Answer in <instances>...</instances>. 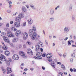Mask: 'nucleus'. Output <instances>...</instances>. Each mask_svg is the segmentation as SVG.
<instances>
[{"mask_svg":"<svg viewBox=\"0 0 76 76\" xmlns=\"http://www.w3.org/2000/svg\"><path fill=\"white\" fill-rule=\"evenodd\" d=\"M28 34L30 37H31L32 40H35L36 41H38V39L37 37V34L36 32H34L32 29H30L28 31Z\"/></svg>","mask_w":76,"mask_h":76,"instance_id":"f257e3e1","label":"nucleus"},{"mask_svg":"<svg viewBox=\"0 0 76 76\" xmlns=\"http://www.w3.org/2000/svg\"><path fill=\"white\" fill-rule=\"evenodd\" d=\"M0 60L2 61H6V64L7 66L10 65V62L7 61L6 57L2 54H0Z\"/></svg>","mask_w":76,"mask_h":76,"instance_id":"f03ea898","label":"nucleus"},{"mask_svg":"<svg viewBox=\"0 0 76 76\" xmlns=\"http://www.w3.org/2000/svg\"><path fill=\"white\" fill-rule=\"evenodd\" d=\"M36 55L37 56V57L34 56V58H35V59H37V60H41V59H42V58L41 57V56L42 55V53L41 52H39L38 53H36Z\"/></svg>","mask_w":76,"mask_h":76,"instance_id":"7ed1b4c3","label":"nucleus"},{"mask_svg":"<svg viewBox=\"0 0 76 76\" xmlns=\"http://www.w3.org/2000/svg\"><path fill=\"white\" fill-rule=\"evenodd\" d=\"M52 56L53 54L51 53L47 54L46 57L48 58V61L49 62H51L52 61V59L51 58L52 57Z\"/></svg>","mask_w":76,"mask_h":76,"instance_id":"20e7f679","label":"nucleus"},{"mask_svg":"<svg viewBox=\"0 0 76 76\" xmlns=\"http://www.w3.org/2000/svg\"><path fill=\"white\" fill-rule=\"evenodd\" d=\"M19 55L21 56V57L23 58H27V56L26 55L25 53H24V52L22 51H20L19 52Z\"/></svg>","mask_w":76,"mask_h":76,"instance_id":"39448f33","label":"nucleus"},{"mask_svg":"<svg viewBox=\"0 0 76 76\" xmlns=\"http://www.w3.org/2000/svg\"><path fill=\"white\" fill-rule=\"evenodd\" d=\"M18 17H19L20 19H22L25 17V15L23 13L21 12L18 14Z\"/></svg>","mask_w":76,"mask_h":76,"instance_id":"423d86ee","label":"nucleus"},{"mask_svg":"<svg viewBox=\"0 0 76 76\" xmlns=\"http://www.w3.org/2000/svg\"><path fill=\"white\" fill-rule=\"evenodd\" d=\"M23 39L26 40L28 38V33L26 32L24 33L23 34Z\"/></svg>","mask_w":76,"mask_h":76,"instance_id":"0eeeda50","label":"nucleus"},{"mask_svg":"<svg viewBox=\"0 0 76 76\" xmlns=\"http://www.w3.org/2000/svg\"><path fill=\"white\" fill-rule=\"evenodd\" d=\"M12 58L14 60H19V56L17 55L14 54Z\"/></svg>","mask_w":76,"mask_h":76,"instance_id":"6e6552de","label":"nucleus"},{"mask_svg":"<svg viewBox=\"0 0 76 76\" xmlns=\"http://www.w3.org/2000/svg\"><path fill=\"white\" fill-rule=\"evenodd\" d=\"M27 52L28 54H29V55H30V56H32L33 54V52H32L31 50L30 49H27Z\"/></svg>","mask_w":76,"mask_h":76,"instance_id":"1a4fd4ad","label":"nucleus"},{"mask_svg":"<svg viewBox=\"0 0 76 76\" xmlns=\"http://www.w3.org/2000/svg\"><path fill=\"white\" fill-rule=\"evenodd\" d=\"M21 34V31L20 30H18L16 31L15 33V35L17 37H19Z\"/></svg>","mask_w":76,"mask_h":76,"instance_id":"9d476101","label":"nucleus"},{"mask_svg":"<svg viewBox=\"0 0 76 76\" xmlns=\"http://www.w3.org/2000/svg\"><path fill=\"white\" fill-rule=\"evenodd\" d=\"M21 9L23 12L24 13H26V12L27 10H26V8L25 7H22Z\"/></svg>","mask_w":76,"mask_h":76,"instance_id":"9b49d317","label":"nucleus"},{"mask_svg":"<svg viewBox=\"0 0 76 76\" xmlns=\"http://www.w3.org/2000/svg\"><path fill=\"white\" fill-rule=\"evenodd\" d=\"M14 25L15 26L19 27V26H20V23L18 22H16L14 23Z\"/></svg>","mask_w":76,"mask_h":76,"instance_id":"f8f14e48","label":"nucleus"},{"mask_svg":"<svg viewBox=\"0 0 76 76\" xmlns=\"http://www.w3.org/2000/svg\"><path fill=\"white\" fill-rule=\"evenodd\" d=\"M7 36H8L9 37H12V38H14V37H15V34L11 33L10 34H8Z\"/></svg>","mask_w":76,"mask_h":76,"instance_id":"ddd939ff","label":"nucleus"},{"mask_svg":"<svg viewBox=\"0 0 76 76\" xmlns=\"http://www.w3.org/2000/svg\"><path fill=\"white\" fill-rule=\"evenodd\" d=\"M1 35L3 37V39L6 38V34L5 33L2 32L1 33Z\"/></svg>","mask_w":76,"mask_h":76,"instance_id":"4468645a","label":"nucleus"},{"mask_svg":"<svg viewBox=\"0 0 76 76\" xmlns=\"http://www.w3.org/2000/svg\"><path fill=\"white\" fill-rule=\"evenodd\" d=\"M7 72H7V74H9L10 73H12V72L11 70V68H7Z\"/></svg>","mask_w":76,"mask_h":76,"instance_id":"2eb2a0df","label":"nucleus"},{"mask_svg":"<svg viewBox=\"0 0 76 76\" xmlns=\"http://www.w3.org/2000/svg\"><path fill=\"white\" fill-rule=\"evenodd\" d=\"M18 38H13L12 40V42H16L17 41H18Z\"/></svg>","mask_w":76,"mask_h":76,"instance_id":"dca6fc26","label":"nucleus"},{"mask_svg":"<svg viewBox=\"0 0 76 76\" xmlns=\"http://www.w3.org/2000/svg\"><path fill=\"white\" fill-rule=\"evenodd\" d=\"M37 45H38L40 48H41L42 47H43L44 45H43V43L41 42H38L37 43Z\"/></svg>","mask_w":76,"mask_h":76,"instance_id":"f3484780","label":"nucleus"},{"mask_svg":"<svg viewBox=\"0 0 76 76\" xmlns=\"http://www.w3.org/2000/svg\"><path fill=\"white\" fill-rule=\"evenodd\" d=\"M64 32H66V33H67V32L69 31V29H68V27H65L64 30Z\"/></svg>","mask_w":76,"mask_h":76,"instance_id":"a211bd4d","label":"nucleus"},{"mask_svg":"<svg viewBox=\"0 0 76 76\" xmlns=\"http://www.w3.org/2000/svg\"><path fill=\"white\" fill-rule=\"evenodd\" d=\"M4 41H5V42H8L9 43L10 42V41H9V39L8 38L6 37L4 39Z\"/></svg>","mask_w":76,"mask_h":76,"instance_id":"6ab92c4d","label":"nucleus"},{"mask_svg":"<svg viewBox=\"0 0 76 76\" xmlns=\"http://www.w3.org/2000/svg\"><path fill=\"white\" fill-rule=\"evenodd\" d=\"M35 47V51H39V50L40 49V48L39 46L37 45H36Z\"/></svg>","mask_w":76,"mask_h":76,"instance_id":"aec40b11","label":"nucleus"},{"mask_svg":"<svg viewBox=\"0 0 76 76\" xmlns=\"http://www.w3.org/2000/svg\"><path fill=\"white\" fill-rule=\"evenodd\" d=\"M20 20H21V19L18 17L16 18L15 19V21H16V22H20Z\"/></svg>","mask_w":76,"mask_h":76,"instance_id":"412c9836","label":"nucleus"},{"mask_svg":"<svg viewBox=\"0 0 76 76\" xmlns=\"http://www.w3.org/2000/svg\"><path fill=\"white\" fill-rule=\"evenodd\" d=\"M27 21L28 23H29V24H30V25L32 24V23H33V21L32 19H30L29 20H28Z\"/></svg>","mask_w":76,"mask_h":76,"instance_id":"4be33fe9","label":"nucleus"},{"mask_svg":"<svg viewBox=\"0 0 76 76\" xmlns=\"http://www.w3.org/2000/svg\"><path fill=\"white\" fill-rule=\"evenodd\" d=\"M2 48L5 50H7V46L6 45H4L2 46Z\"/></svg>","mask_w":76,"mask_h":76,"instance_id":"5701e85b","label":"nucleus"},{"mask_svg":"<svg viewBox=\"0 0 76 76\" xmlns=\"http://www.w3.org/2000/svg\"><path fill=\"white\" fill-rule=\"evenodd\" d=\"M5 54L6 56H9L10 55V52L9 51L6 50L5 52Z\"/></svg>","mask_w":76,"mask_h":76,"instance_id":"b1692460","label":"nucleus"},{"mask_svg":"<svg viewBox=\"0 0 76 76\" xmlns=\"http://www.w3.org/2000/svg\"><path fill=\"white\" fill-rule=\"evenodd\" d=\"M51 65L53 67L55 68L56 67V64H55L53 61H52L51 63Z\"/></svg>","mask_w":76,"mask_h":76,"instance_id":"393cba45","label":"nucleus"},{"mask_svg":"<svg viewBox=\"0 0 76 76\" xmlns=\"http://www.w3.org/2000/svg\"><path fill=\"white\" fill-rule=\"evenodd\" d=\"M73 8V4H71L69 5V11H72V10Z\"/></svg>","mask_w":76,"mask_h":76,"instance_id":"a878e982","label":"nucleus"},{"mask_svg":"<svg viewBox=\"0 0 76 76\" xmlns=\"http://www.w3.org/2000/svg\"><path fill=\"white\" fill-rule=\"evenodd\" d=\"M54 12V10H53V9H52L50 11V15H53Z\"/></svg>","mask_w":76,"mask_h":76,"instance_id":"bb28decb","label":"nucleus"},{"mask_svg":"<svg viewBox=\"0 0 76 76\" xmlns=\"http://www.w3.org/2000/svg\"><path fill=\"white\" fill-rule=\"evenodd\" d=\"M31 30L33 31H34V32H35V31H36V27H35V26H34L32 27V29Z\"/></svg>","mask_w":76,"mask_h":76,"instance_id":"cd10ccee","label":"nucleus"},{"mask_svg":"<svg viewBox=\"0 0 76 76\" xmlns=\"http://www.w3.org/2000/svg\"><path fill=\"white\" fill-rule=\"evenodd\" d=\"M50 22H53L54 20V17H51L49 19Z\"/></svg>","mask_w":76,"mask_h":76,"instance_id":"c85d7f7f","label":"nucleus"},{"mask_svg":"<svg viewBox=\"0 0 76 76\" xmlns=\"http://www.w3.org/2000/svg\"><path fill=\"white\" fill-rule=\"evenodd\" d=\"M61 67L62 69L63 70H66V68L65 67V66L64 65H61Z\"/></svg>","mask_w":76,"mask_h":76,"instance_id":"c756f323","label":"nucleus"},{"mask_svg":"<svg viewBox=\"0 0 76 76\" xmlns=\"http://www.w3.org/2000/svg\"><path fill=\"white\" fill-rule=\"evenodd\" d=\"M75 56H76V55H75V53H72L71 54V56L73 58H74V57H75Z\"/></svg>","mask_w":76,"mask_h":76,"instance_id":"7c9ffc66","label":"nucleus"},{"mask_svg":"<svg viewBox=\"0 0 76 76\" xmlns=\"http://www.w3.org/2000/svg\"><path fill=\"white\" fill-rule=\"evenodd\" d=\"M58 76H63V74L62 72H59L58 74Z\"/></svg>","mask_w":76,"mask_h":76,"instance_id":"2f4dec72","label":"nucleus"},{"mask_svg":"<svg viewBox=\"0 0 76 76\" xmlns=\"http://www.w3.org/2000/svg\"><path fill=\"white\" fill-rule=\"evenodd\" d=\"M75 15H73L72 16V20H75Z\"/></svg>","mask_w":76,"mask_h":76,"instance_id":"473e14b6","label":"nucleus"},{"mask_svg":"<svg viewBox=\"0 0 76 76\" xmlns=\"http://www.w3.org/2000/svg\"><path fill=\"white\" fill-rule=\"evenodd\" d=\"M26 22H24L23 23V26H26Z\"/></svg>","mask_w":76,"mask_h":76,"instance_id":"72a5a7b5","label":"nucleus"},{"mask_svg":"<svg viewBox=\"0 0 76 76\" xmlns=\"http://www.w3.org/2000/svg\"><path fill=\"white\" fill-rule=\"evenodd\" d=\"M46 55H47V54L45 53H43L42 54L41 56H42V57H44L46 56Z\"/></svg>","mask_w":76,"mask_h":76,"instance_id":"f704fd0d","label":"nucleus"},{"mask_svg":"<svg viewBox=\"0 0 76 76\" xmlns=\"http://www.w3.org/2000/svg\"><path fill=\"white\" fill-rule=\"evenodd\" d=\"M12 33V32L11 31H10L9 30L8 31H7V35L8 34H10Z\"/></svg>","mask_w":76,"mask_h":76,"instance_id":"c9c22d12","label":"nucleus"},{"mask_svg":"<svg viewBox=\"0 0 76 76\" xmlns=\"http://www.w3.org/2000/svg\"><path fill=\"white\" fill-rule=\"evenodd\" d=\"M67 56V53H64V54L63 55V57H64V58H65L66 57V56Z\"/></svg>","mask_w":76,"mask_h":76,"instance_id":"e433bc0d","label":"nucleus"},{"mask_svg":"<svg viewBox=\"0 0 76 76\" xmlns=\"http://www.w3.org/2000/svg\"><path fill=\"white\" fill-rule=\"evenodd\" d=\"M4 30L5 31H6L7 32H8V31L9 30V29L7 28H4Z\"/></svg>","mask_w":76,"mask_h":76,"instance_id":"4c0bfd02","label":"nucleus"},{"mask_svg":"<svg viewBox=\"0 0 76 76\" xmlns=\"http://www.w3.org/2000/svg\"><path fill=\"white\" fill-rule=\"evenodd\" d=\"M2 71L4 73H6V69L4 68L2 69Z\"/></svg>","mask_w":76,"mask_h":76,"instance_id":"58836bf2","label":"nucleus"},{"mask_svg":"<svg viewBox=\"0 0 76 76\" xmlns=\"http://www.w3.org/2000/svg\"><path fill=\"white\" fill-rule=\"evenodd\" d=\"M7 61H9V62H12V59H11V58H9Z\"/></svg>","mask_w":76,"mask_h":76,"instance_id":"ea45409f","label":"nucleus"},{"mask_svg":"<svg viewBox=\"0 0 76 76\" xmlns=\"http://www.w3.org/2000/svg\"><path fill=\"white\" fill-rule=\"evenodd\" d=\"M70 62L71 63H73V58H71L70 59Z\"/></svg>","mask_w":76,"mask_h":76,"instance_id":"a19ab883","label":"nucleus"},{"mask_svg":"<svg viewBox=\"0 0 76 76\" xmlns=\"http://www.w3.org/2000/svg\"><path fill=\"white\" fill-rule=\"evenodd\" d=\"M71 41H68L67 42L68 44V45H71Z\"/></svg>","mask_w":76,"mask_h":76,"instance_id":"79ce46f5","label":"nucleus"},{"mask_svg":"<svg viewBox=\"0 0 76 76\" xmlns=\"http://www.w3.org/2000/svg\"><path fill=\"white\" fill-rule=\"evenodd\" d=\"M12 30H14L15 31H17V29L15 28L12 27Z\"/></svg>","mask_w":76,"mask_h":76,"instance_id":"37998d69","label":"nucleus"},{"mask_svg":"<svg viewBox=\"0 0 76 76\" xmlns=\"http://www.w3.org/2000/svg\"><path fill=\"white\" fill-rule=\"evenodd\" d=\"M6 26L7 28H9V23H7L6 24Z\"/></svg>","mask_w":76,"mask_h":76,"instance_id":"c03bdc74","label":"nucleus"},{"mask_svg":"<svg viewBox=\"0 0 76 76\" xmlns=\"http://www.w3.org/2000/svg\"><path fill=\"white\" fill-rule=\"evenodd\" d=\"M30 6L31 7H33L34 6V5L32 4H30Z\"/></svg>","mask_w":76,"mask_h":76,"instance_id":"a18cd8bd","label":"nucleus"},{"mask_svg":"<svg viewBox=\"0 0 76 76\" xmlns=\"http://www.w3.org/2000/svg\"><path fill=\"white\" fill-rule=\"evenodd\" d=\"M30 44H31V43H30V42H27V45H30Z\"/></svg>","mask_w":76,"mask_h":76,"instance_id":"49530a36","label":"nucleus"},{"mask_svg":"<svg viewBox=\"0 0 76 76\" xmlns=\"http://www.w3.org/2000/svg\"><path fill=\"white\" fill-rule=\"evenodd\" d=\"M7 12L8 13H10L11 12V10H8L7 11Z\"/></svg>","mask_w":76,"mask_h":76,"instance_id":"de8ad7c7","label":"nucleus"},{"mask_svg":"<svg viewBox=\"0 0 76 76\" xmlns=\"http://www.w3.org/2000/svg\"><path fill=\"white\" fill-rule=\"evenodd\" d=\"M68 39V37H66L64 38V40L65 41H67V40Z\"/></svg>","mask_w":76,"mask_h":76,"instance_id":"09e8293b","label":"nucleus"},{"mask_svg":"<svg viewBox=\"0 0 76 76\" xmlns=\"http://www.w3.org/2000/svg\"><path fill=\"white\" fill-rule=\"evenodd\" d=\"M57 64H59L60 65H61V63L59 62H57Z\"/></svg>","mask_w":76,"mask_h":76,"instance_id":"8fccbe9b","label":"nucleus"},{"mask_svg":"<svg viewBox=\"0 0 76 76\" xmlns=\"http://www.w3.org/2000/svg\"><path fill=\"white\" fill-rule=\"evenodd\" d=\"M9 4V5H12V2H11V1H9L8 2Z\"/></svg>","mask_w":76,"mask_h":76,"instance_id":"3c124183","label":"nucleus"},{"mask_svg":"<svg viewBox=\"0 0 76 76\" xmlns=\"http://www.w3.org/2000/svg\"><path fill=\"white\" fill-rule=\"evenodd\" d=\"M31 8L33 9V10H35V8L34 7V6H33V7H31Z\"/></svg>","mask_w":76,"mask_h":76,"instance_id":"603ef678","label":"nucleus"},{"mask_svg":"<svg viewBox=\"0 0 76 76\" xmlns=\"http://www.w3.org/2000/svg\"><path fill=\"white\" fill-rule=\"evenodd\" d=\"M45 42L46 45H47V44H48V42H47V40H45Z\"/></svg>","mask_w":76,"mask_h":76,"instance_id":"864d4df0","label":"nucleus"},{"mask_svg":"<svg viewBox=\"0 0 76 76\" xmlns=\"http://www.w3.org/2000/svg\"><path fill=\"white\" fill-rule=\"evenodd\" d=\"M10 24H13V21H11L10 22Z\"/></svg>","mask_w":76,"mask_h":76,"instance_id":"5fc2aeb1","label":"nucleus"},{"mask_svg":"<svg viewBox=\"0 0 76 76\" xmlns=\"http://www.w3.org/2000/svg\"><path fill=\"white\" fill-rule=\"evenodd\" d=\"M42 68L43 69V70H45V67L44 66H42Z\"/></svg>","mask_w":76,"mask_h":76,"instance_id":"6e6d98bb","label":"nucleus"},{"mask_svg":"<svg viewBox=\"0 0 76 76\" xmlns=\"http://www.w3.org/2000/svg\"><path fill=\"white\" fill-rule=\"evenodd\" d=\"M24 70L25 72H26L28 71V69L27 68H25L24 69Z\"/></svg>","mask_w":76,"mask_h":76,"instance_id":"4d7b16f0","label":"nucleus"},{"mask_svg":"<svg viewBox=\"0 0 76 76\" xmlns=\"http://www.w3.org/2000/svg\"><path fill=\"white\" fill-rule=\"evenodd\" d=\"M58 55H59V56H60L61 57V56H62V54H61L60 53H58Z\"/></svg>","mask_w":76,"mask_h":76,"instance_id":"13d9d810","label":"nucleus"},{"mask_svg":"<svg viewBox=\"0 0 76 76\" xmlns=\"http://www.w3.org/2000/svg\"><path fill=\"white\" fill-rule=\"evenodd\" d=\"M70 70L71 72H73V69H72V68L70 69Z\"/></svg>","mask_w":76,"mask_h":76,"instance_id":"bf43d9fd","label":"nucleus"},{"mask_svg":"<svg viewBox=\"0 0 76 76\" xmlns=\"http://www.w3.org/2000/svg\"><path fill=\"white\" fill-rule=\"evenodd\" d=\"M73 69H73V72H76V69L74 68Z\"/></svg>","mask_w":76,"mask_h":76,"instance_id":"052dcab7","label":"nucleus"},{"mask_svg":"<svg viewBox=\"0 0 76 76\" xmlns=\"http://www.w3.org/2000/svg\"><path fill=\"white\" fill-rule=\"evenodd\" d=\"M69 38H70L71 39H72V35H70Z\"/></svg>","mask_w":76,"mask_h":76,"instance_id":"680f3d73","label":"nucleus"},{"mask_svg":"<svg viewBox=\"0 0 76 76\" xmlns=\"http://www.w3.org/2000/svg\"><path fill=\"white\" fill-rule=\"evenodd\" d=\"M23 4H26V1H23L22 2Z\"/></svg>","mask_w":76,"mask_h":76,"instance_id":"e2e57ef3","label":"nucleus"},{"mask_svg":"<svg viewBox=\"0 0 76 76\" xmlns=\"http://www.w3.org/2000/svg\"><path fill=\"white\" fill-rule=\"evenodd\" d=\"M31 70V71H32V70H34V68H30Z\"/></svg>","mask_w":76,"mask_h":76,"instance_id":"0e129e2a","label":"nucleus"},{"mask_svg":"<svg viewBox=\"0 0 76 76\" xmlns=\"http://www.w3.org/2000/svg\"><path fill=\"white\" fill-rule=\"evenodd\" d=\"M26 7H27V9H29V6H28L27 5H26Z\"/></svg>","mask_w":76,"mask_h":76,"instance_id":"69168bd1","label":"nucleus"},{"mask_svg":"<svg viewBox=\"0 0 76 76\" xmlns=\"http://www.w3.org/2000/svg\"><path fill=\"white\" fill-rule=\"evenodd\" d=\"M10 45L12 46V47H13V45L12 43H10Z\"/></svg>","mask_w":76,"mask_h":76,"instance_id":"338daca9","label":"nucleus"},{"mask_svg":"<svg viewBox=\"0 0 76 76\" xmlns=\"http://www.w3.org/2000/svg\"><path fill=\"white\" fill-rule=\"evenodd\" d=\"M10 76H15V75H14L12 74L10 75Z\"/></svg>","mask_w":76,"mask_h":76,"instance_id":"774afa93","label":"nucleus"}]
</instances>
